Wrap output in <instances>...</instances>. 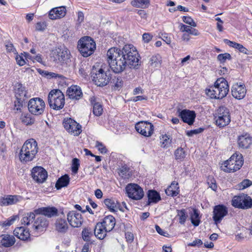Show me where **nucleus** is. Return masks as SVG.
Instances as JSON below:
<instances>
[{"label": "nucleus", "mask_w": 252, "mask_h": 252, "mask_svg": "<svg viewBox=\"0 0 252 252\" xmlns=\"http://www.w3.org/2000/svg\"><path fill=\"white\" fill-rule=\"evenodd\" d=\"M106 56L110 68L116 74L123 72L127 65L136 68L139 65L140 56L131 44L126 45L122 49L112 47L107 51Z\"/></svg>", "instance_id": "obj_1"}, {"label": "nucleus", "mask_w": 252, "mask_h": 252, "mask_svg": "<svg viewBox=\"0 0 252 252\" xmlns=\"http://www.w3.org/2000/svg\"><path fill=\"white\" fill-rule=\"evenodd\" d=\"M38 152V147L36 140L33 138L27 140L20 150L19 159L24 163L31 161L35 158Z\"/></svg>", "instance_id": "obj_2"}, {"label": "nucleus", "mask_w": 252, "mask_h": 252, "mask_svg": "<svg viewBox=\"0 0 252 252\" xmlns=\"http://www.w3.org/2000/svg\"><path fill=\"white\" fill-rule=\"evenodd\" d=\"M48 101L51 108L55 110H61L65 104L64 94L60 90H52L48 94Z\"/></svg>", "instance_id": "obj_3"}, {"label": "nucleus", "mask_w": 252, "mask_h": 252, "mask_svg": "<svg viewBox=\"0 0 252 252\" xmlns=\"http://www.w3.org/2000/svg\"><path fill=\"white\" fill-rule=\"evenodd\" d=\"M78 48L84 57H88L93 54L96 48L94 41L89 36L82 37L78 41Z\"/></svg>", "instance_id": "obj_4"}, {"label": "nucleus", "mask_w": 252, "mask_h": 252, "mask_svg": "<svg viewBox=\"0 0 252 252\" xmlns=\"http://www.w3.org/2000/svg\"><path fill=\"white\" fill-rule=\"evenodd\" d=\"M244 159L241 154L235 153L224 163L223 170L226 172H234L242 167Z\"/></svg>", "instance_id": "obj_5"}, {"label": "nucleus", "mask_w": 252, "mask_h": 252, "mask_svg": "<svg viewBox=\"0 0 252 252\" xmlns=\"http://www.w3.org/2000/svg\"><path fill=\"white\" fill-rule=\"evenodd\" d=\"M215 119L216 125L220 128L227 126L231 121L229 109L225 106H220L217 109Z\"/></svg>", "instance_id": "obj_6"}, {"label": "nucleus", "mask_w": 252, "mask_h": 252, "mask_svg": "<svg viewBox=\"0 0 252 252\" xmlns=\"http://www.w3.org/2000/svg\"><path fill=\"white\" fill-rule=\"evenodd\" d=\"M45 106L44 101L39 97L31 99L28 105L30 112L33 115L37 116L40 115L43 113Z\"/></svg>", "instance_id": "obj_7"}, {"label": "nucleus", "mask_w": 252, "mask_h": 252, "mask_svg": "<svg viewBox=\"0 0 252 252\" xmlns=\"http://www.w3.org/2000/svg\"><path fill=\"white\" fill-rule=\"evenodd\" d=\"M127 196L131 199L139 200L144 196V191L142 188L136 184H129L126 187Z\"/></svg>", "instance_id": "obj_8"}, {"label": "nucleus", "mask_w": 252, "mask_h": 252, "mask_svg": "<svg viewBox=\"0 0 252 252\" xmlns=\"http://www.w3.org/2000/svg\"><path fill=\"white\" fill-rule=\"evenodd\" d=\"M15 89V97L17 100L15 102V106L17 109L22 107L25 100L29 97L26 88L21 84H17Z\"/></svg>", "instance_id": "obj_9"}, {"label": "nucleus", "mask_w": 252, "mask_h": 252, "mask_svg": "<svg viewBox=\"0 0 252 252\" xmlns=\"http://www.w3.org/2000/svg\"><path fill=\"white\" fill-rule=\"evenodd\" d=\"M63 124L66 130L74 136L79 135L82 132L81 126L70 118H64Z\"/></svg>", "instance_id": "obj_10"}, {"label": "nucleus", "mask_w": 252, "mask_h": 252, "mask_svg": "<svg viewBox=\"0 0 252 252\" xmlns=\"http://www.w3.org/2000/svg\"><path fill=\"white\" fill-rule=\"evenodd\" d=\"M92 77L93 80L98 86L102 87L107 85L111 79V77L101 68H100L95 73H93Z\"/></svg>", "instance_id": "obj_11"}, {"label": "nucleus", "mask_w": 252, "mask_h": 252, "mask_svg": "<svg viewBox=\"0 0 252 252\" xmlns=\"http://www.w3.org/2000/svg\"><path fill=\"white\" fill-rule=\"evenodd\" d=\"M67 221L72 227H79L83 222L82 215L76 211H69L66 215Z\"/></svg>", "instance_id": "obj_12"}, {"label": "nucleus", "mask_w": 252, "mask_h": 252, "mask_svg": "<svg viewBox=\"0 0 252 252\" xmlns=\"http://www.w3.org/2000/svg\"><path fill=\"white\" fill-rule=\"evenodd\" d=\"M136 131L145 137L152 135L154 131V126L149 122L141 121L135 125Z\"/></svg>", "instance_id": "obj_13"}, {"label": "nucleus", "mask_w": 252, "mask_h": 252, "mask_svg": "<svg viewBox=\"0 0 252 252\" xmlns=\"http://www.w3.org/2000/svg\"><path fill=\"white\" fill-rule=\"evenodd\" d=\"M231 94L235 98L240 100L246 96L247 89L244 84L242 83H236L234 84L231 88Z\"/></svg>", "instance_id": "obj_14"}, {"label": "nucleus", "mask_w": 252, "mask_h": 252, "mask_svg": "<svg viewBox=\"0 0 252 252\" xmlns=\"http://www.w3.org/2000/svg\"><path fill=\"white\" fill-rule=\"evenodd\" d=\"M213 219L216 224L220 223L228 213L227 208L223 205L215 206L213 209Z\"/></svg>", "instance_id": "obj_15"}, {"label": "nucleus", "mask_w": 252, "mask_h": 252, "mask_svg": "<svg viewBox=\"0 0 252 252\" xmlns=\"http://www.w3.org/2000/svg\"><path fill=\"white\" fill-rule=\"evenodd\" d=\"M32 176L33 179L38 183L44 182L47 177V172L41 166H36L32 170Z\"/></svg>", "instance_id": "obj_16"}, {"label": "nucleus", "mask_w": 252, "mask_h": 252, "mask_svg": "<svg viewBox=\"0 0 252 252\" xmlns=\"http://www.w3.org/2000/svg\"><path fill=\"white\" fill-rule=\"evenodd\" d=\"M215 84L219 92V98L222 99L225 97L229 90L227 81L224 78L221 77L215 81Z\"/></svg>", "instance_id": "obj_17"}, {"label": "nucleus", "mask_w": 252, "mask_h": 252, "mask_svg": "<svg viewBox=\"0 0 252 252\" xmlns=\"http://www.w3.org/2000/svg\"><path fill=\"white\" fill-rule=\"evenodd\" d=\"M177 112L179 113L178 116L184 123L188 124L189 126L193 124L196 117V114L194 111L187 109L182 110L179 109Z\"/></svg>", "instance_id": "obj_18"}, {"label": "nucleus", "mask_w": 252, "mask_h": 252, "mask_svg": "<svg viewBox=\"0 0 252 252\" xmlns=\"http://www.w3.org/2000/svg\"><path fill=\"white\" fill-rule=\"evenodd\" d=\"M23 197L18 195H7L0 197V206L12 205L21 201Z\"/></svg>", "instance_id": "obj_19"}, {"label": "nucleus", "mask_w": 252, "mask_h": 252, "mask_svg": "<svg viewBox=\"0 0 252 252\" xmlns=\"http://www.w3.org/2000/svg\"><path fill=\"white\" fill-rule=\"evenodd\" d=\"M68 97L72 99L77 100L82 98L83 93L81 88L77 85H72L66 91Z\"/></svg>", "instance_id": "obj_20"}, {"label": "nucleus", "mask_w": 252, "mask_h": 252, "mask_svg": "<svg viewBox=\"0 0 252 252\" xmlns=\"http://www.w3.org/2000/svg\"><path fill=\"white\" fill-rule=\"evenodd\" d=\"M55 230L59 233L64 234L69 229V225L64 218H58L54 223Z\"/></svg>", "instance_id": "obj_21"}, {"label": "nucleus", "mask_w": 252, "mask_h": 252, "mask_svg": "<svg viewBox=\"0 0 252 252\" xmlns=\"http://www.w3.org/2000/svg\"><path fill=\"white\" fill-rule=\"evenodd\" d=\"M34 212L36 215L41 214L49 218H51L57 215L58 210L54 207H42L35 209Z\"/></svg>", "instance_id": "obj_22"}, {"label": "nucleus", "mask_w": 252, "mask_h": 252, "mask_svg": "<svg viewBox=\"0 0 252 252\" xmlns=\"http://www.w3.org/2000/svg\"><path fill=\"white\" fill-rule=\"evenodd\" d=\"M48 225V221L43 216H40L36 219L32 225L34 230L37 232H42L45 230Z\"/></svg>", "instance_id": "obj_23"}, {"label": "nucleus", "mask_w": 252, "mask_h": 252, "mask_svg": "<svg viewBox=\"0 0 252 252\" xmlns=\"http://www.w3.org/2000/svg\"><path fill=\"white\" fill-rule=\"evenodd\" d=\"M66 13L65 6L55 7L51 9L49 13L50 19L54 20L63 17Z\"/></svg>", "instance_id": "obj_24"}, {"label": "nucleus", "mask_w": 252, "mask_h": 252, "mask_svg": "<svg viewBox=\"0 0 252 252\" xmlns=\"http://www.w3.org/2000/svg\"><path fill=\"white\" fill-rule=\"evenodd\" d=\"M99 222L102 224L105 230L109 232L114 228L116 224V220L113 216L108 215L104 218L102 222Z\"/></svg>", "instance_id": "obj_25"}, {"label": "nucleus", "mask_w": 252, "mask_h": 252, "mask_svg": "<svg viewBox=\"0 0 252 252\" xmlns=\"http://www.w3.org/2000/svg\"><path fill=\"white\" fill-rule=\"evenodd\" d=\"M14 234L19 239L24 241L28 240L30 236L29 230H27L23 226L16 228L14 230Z\"/></svg>", "instance_id": "obj_26"}, {"label": "nucleus", "mask_w": 252, "mask_h": 252, "mask_svg": "<svg viewBox=\"0 0 252 252\" xmlns=\"http://www.w3.org/2000/svg\"><path fill=\"white\" fill-rule=\"evenodd\" d=\"M54 54L57 56L58 59L62 63H64L69 59L68 51L65 48H57L54 51Z\"/></svg>", "instance_id": "obj_27"}, {"label": "nucleus", "mask_w": 252, "mask_h": 252, "mask_svg": "<svg viewBox=\"0 0 252 252\" xmlns=\"http://www.w3.org/2000/svg\"><path fill=\"white\" fill-rule=\"evenodd\" d=\"M252 143V138L248 134L242 135L238 138L239 147L243 149L248 148Z\"/></svg>", "instance_id": "obj_28"}, {"label": "nucleus", "mask_w": 252, "mask_h": 252, "mask_svg": "<svg viewBox=\"0 0 252 252\" xmlns=\"http://www.w3.org/2000/svg\"><path fill=\"white\" fill-rule=\"evenodd\" d=\"M103 203L106 207L111 211L115 212L118 210H122L120 205L117 201L113 199L107 198L104 200Z\"/></svg>", "instance_id": "obj_29"}, {"label": "nucleus", "mask_w": 252, "mask_h": 252, "mask_svg": "<svg viewBox=\"0 0 252 252\" xmlns=\"http://www.w3.org/2000/svg\"><path fill=\"white\" fill-rule=\"evenodd\" d=\"M15 242V238L12 235L4 234L0 236V245L5 247H9L12 246Z\"/></svg>", "instance_id": "obj_30"}, {"label": "nucleus", "mask_w": 252, "mask_h": 252, "mask_svg": "<svg viewBox=\"0 0 252 252\" xmlns=\"http://www.w3.org/2000/svg\"><path fill=\"white\" fill-rule=\"evenodd\" d=\"M108 231H106L102 224L99 222H97L94 229V234L95 237L100 239H103L106 236Z\"/></svg>", "instance_id": "obj_31"}, {"label": "nucleus", "mask_w": 252, "mask_h": 252, "mask_svg": "<svg viewBox=\"0 0 252 252\" xmlns=\"http://www.w3.org/2000/svg\"><path fill=\"white\" fill-rule=\"evenodd\" d=\"M165 193L168 196H177L179 193L178 184L175 182H173L171 185L165 189Z\"/></svg>", "instance_id": "obj_32"}, {"label": "nucleus", "mask_w": 252, "mask_h": 252, "mask_svg": "<svg viewBox=\"0 0 252 252\" xmlns=\"http://www.w3.org/2000/svg\"><path fill=\"white\" fill-rule=\"evenodd\" d=\"M91 102L93 105V113L96 116H99L102 114L103 108L101 103L96 102L94 97H91Z\"/></svg>", "instance_id": "obj_33"}, {"label": "nucleus", "mask_w": 252, "mask_h": 252, "mask_svg": "<svg viewBox=\"0 0 252 252\" xmlns=\"http://www.w3.org/2000/svg\"><path fill=\"white\" fill-rule=\"evenodd\" d=\"M147 196L149 205L151 203H156L161 199L159 194L154 190H149Z\"/></svg>", "instance_id": "obj_34"}, {"label": "nucleus", "mask_w": 252, "mask_h": 252, "mask_svg": "<svg viewBox=\"0 0 252 252\" xmlns=\"http://www.w3.org/2000/svg\"><path fill=\"white\" fill-rule=\"evenodd\" d=\"M70 178L68 175L65 174L60 177L57 181L55 187L59 189L63 187H66L69 183Z\"/></svg>", "instance_id": "obj_35"}, {"label": "nucleus", "mask_w": 252, "mask_h": 252, "mask_svg": "<svg viewBox=\"0 0 252 252\" xmlns=\"http://www.w3.org/2000/svg\"><path fill=\"white\" fill-rule=\"evenodd\" d=\"M205 92L206 95L212 99H221L220 98H219V92L215 84L214 86H211L208 89H206Z\"/></svg>", "instance_id": "obj_36"}, {"label": "nucleus", "mask_w": 252, "mask_h": 252, "mask_svg": "<svg viewBox=\"0 0 252 252\" xmlns=\"http://www.w3.org/2000/svg\"><path fill=\"white\" fill-rule=\"evenodd\" d=\"M35 212H29L25 214L22 219L21 223L22 224L29 225L32 222L35 218Z\"/></svg>", "instance_id": "obj_37"}, {"label": "nucleus", "mask_w": 252, "mask_h": 252, "mask_svg": "<svg viewBox=\"0 0 252 252\" xmlns=\"http://www.w3.org/2000/svg\"><path fill=\"white\" fill-rule=\"evenodd\" d=\"M180 30L182 32H186L188 34L194 36H197L199 34L197 30L183 24H181L180 25Z\"/></svg>", "instance_id": "obj_38"}, {"label": "nucleus", "mask_w": 252, "mask_h": 252, "mask_svg": "<svg viewBox=\"0 0 252 252\" xmlns=\"http://www.w3.org/2000/svg\"><path fill=\"white\" fill-rule=\"evenodd\" d=\"M224 42L230 47L238 49L240 52L244 54H247L248 50L242 44L231 41L228 39H224Z\"/></svg>", "instance_id": "obj_39"}, {"label": "nucleus", "mask_w": 252, "mask_h": 252, "mask_svg": "<svg viewBox=\"0 0 252 252\" xmlns=\"http://www.w3.org/2000/svg\"><path fill=\"white\" fill-rule=\"evenodd\" d=\"M131 4L135 7L145 8L150 5V0H133Z\"/></svg>", "instance_id": "obj_40"}, {"label": "nucleus", "mask_w": 252, "mask_h": 252, "mask_svg": "<svg viewBox=\"0 0 252 252\" xmlns=\"http://www.w3.org/2000/svg\"><path fill=\"white\" fill-rule=\"evenodd\" d=\"M150 65L153 67H158L161 63V57L157 54L153 55L150 59Z\"/></svg>", "instance_id": "obj_41"}, {"label": "nucleus", "mask_w": 252, "mask_h": 252, "mask_svg": "<svg viewBox=\"0 0 252 252\" xmlns=\"http://www.w3.org/2000/svg\"><path fill=\"white\" fill-rule=\"evenodd\" d=\"M190 220L192 224L194 226H197L200 223V218L199 213L197 209H193V212L190 214Z\"/></svg>", "instance_id": "obj_42"}, {"label": "nucleus", "mask_w": 252, "mask_h": 252, "mask_svg": "<svg viewBox=\"0 0 252 252\" xmlns=\"http://www.w3.org/2000/svg\"><path fill=\"white\" fill-rule=\"evenodd\" d=\"M242 205L241 209H248L252 207V199L248 195L243 194Z\"/></svg>", "instance_id": "obj_43"}, {"label": "nucleus", "mask_w": 252, "mask_h": 252, "mask_svg": "<svg viewBox=\"0 0 252 252\" xmlns=\"http://www.w3.org/2000/svg\"><path fill=\"white\" fill-rule=\"evenodd\" d=\"M243 195L235 196L232 200V205L235 208L241 209L242 205Z\"/></svg>", "instance_id": "obj_44"}, {"label": "nucleus", "mask_w": 252, "mask_h": 252, "mask_svg": "<svg viewBox=\"0 0 252 252\" xmlns=\"http://www.w3.org/2000/svg\"><path fill=\"white\" fill-rule=\"evenodd\" d=\"M174 155L176 160L182 161L185 158L186 153L183 148H179L175 150Z\"/></svg>", "instance_id": "obj_45"}, {"label": "nucleus", "mask_w": 252, "mask_h": 252, "mask_svg": "<svg viewBox=\"0 0 252 252\" xmlns=\"http://www.w3.org/2000/svg\"><path fill=\"white\" fill-rule=\"evenodd\" d=\"M161 140H162V144L161 146L164 148H167L169 147L172 142V138H171L170 136L167 135V134L162 135Z\"/></svg>", "instance_id": "obj_46"}, {"label": "nucleus", "mask_w": 252, "mask_h": 252, "mask_svg": "<svg viewBox=\"0 0 252 252\" xmlns=\"http://www.w3.org/2000/svg\"><path fill=\"white\" fill-rule=\"evenodd\" d=\"M93 235V231L90 228H85L82 232V238L86 241H89Z\"/></svg>", "instance_id": "obj_47"}, {"label": "nucleus", "mask_w": 252, "mask_h": 252, "mask_svg": "<svg viewBox=\"0 0 252 252\" xmlns=\"http://www.w3.org/2000/svg\"><path fill=\"white\" fill-rule=\"evenodd\" d=\"M21 121L23 123L27 126L31 125L34 122V119L30 115H24L21 117Z\"/></svg>", "instance_id": "obj_48"}, {"label": "nucleus", "mask_w": 252, "mask_h": 252, "mask_svg": "<svg viewBox=\"0 0 252 252\" xmlns=\"http://www.w3.org/2000/svg\"><path fill=\"white\" fill-rule=\"evenodd\" d=\"M129 170V168L126 166H123L120 168L119 174L122 178L127 179L130 177Z\"/></svg>", "instance_id": "obj_49"}, {"label": "nucleus", "mask_w": 252, "mask_h": 252, "mask_svg": "<svg viewBox=\"0 0 252 252\" xmlns=\"http://www.w3.org/2000/svg\"><path fill=\"white\" fill-rule=\"evenodd\" d=\"M88 64L85 63H83L81 64L79 69V73L83 78H86L88 76Z\"/></svg>", "instance_id": "obj_50"}, {"label": "nucleus", "mask_w": 252, "mask_h": 252, "mask_svg": "<svg viewBox=\"0 0 252 252\" xmlns=\"http://www.w3.org/2000/svg\"><path fill=\"white\" fill-rule=\"evenodd\" d=\"M177 216L179 217V223L184 224L187 219L186 212L185 209L178 211Z\"/></svg>", "instance_id": "obj_51"}, {"label": "nucleus", "mask_w": 252, "mask_h": 252, "mask_svg": "<svg viewBox=\"0 0 252 252\" xmlns=\"http://www.w3.org/2000/svg\"><path fill=\"white\" fill-rule=\"evenodd\" d=\"M217 59L220 63H224L226 60H230L231 56L230 54L227 53L220 54L218 55Z\"/></svg>", "instance_id": "obj_52"}, {"label": "nucleus", "mask_w": 252, "mask_h": 252, "mask_svg": "<svg viewBox=\"0 0 252 252\" xmlns=\"http://www.w3.org/2000/svg\"><path fill=\"white\" fill-rule=\"evenodd\" d=\"M80 166L79 159L77 158H74L72 159L71 171L74 173L76 174L78 172V169Z\"/></svg>", "instance_id": "obj_53"}, {"label": "nucleus", "mask_w": 252, "mask_h": 252, "mask_svg": "<svg viewBox=\"0 0 252 252\" xmlns=\"http://www.w3.org/2000/svg\"><path fill=\"white\" fill-rule=\"evenodd\" d=\"M252 185V182L249 179H245L239 185L240 189H244Z\"/></svg>", "instance_id": "obj_54"}, {"label": "nucleus", "mask_w": 252, "mask_h": 252, "mask_svg": "<svg viewBox=\"0 0 252 252\" xmlns=\"http://www.w3.org/2000/svg\"><path fill=\"white\" fill-rule=\"evenodd\" d=\"M208 184L210 188L213 190H216L217 189L216 180L213 177H209L207 179Z\"/></svg>", "instance_id": "obj_55"}, {"label": "nucleus", "mask_w": 252, "mask_h": 252, "mask_svg": "<svg viewBox=\"0 0 252 252\" xmlns=\"http://www.w3.org/2000/svg\"><path fill=\"white\" fill-rule=\"evenodd\" d=\"M23 55L24 56V53H22L21 55H17L15 58L17 63L20 66H23L26 63V61L23 58Z\"/></svg>", "instance_id": "obj_56"}, {"label": "nucleus", "mask_w": 252, "mask_h": 252, "mask_svg": "<svg viewBox=\"0 0 252 252\" xmlns=\"http://www.w3.org/2000/svg\"><path fill=\"white\" fill-rule=\"evenodd\" d=\"M183 21L185 23L189 24V25L192 26L193 27H196V23L193 21V20L189 16H183Z\"/></svg>", "instance_id": "obj_57"}, {"label": "nucleus", "mask_w": 252, "mask_h": 252, "mask_svg": "<svg viewBox=\"0 0 252 252\" xmlns=\"http://www.w3.org/2000/svg\"><path fill=\"white\" fill-rule=\"evenodd\" d=\"M114 87L116 89H119L123 85V81L121 77H117L114 79Z\"/></svg>", "instance_id": "obj_58"}, {"label": "nucleus", "mask_w": 252, "mask_h": 252, "mask_svg": "<svg viewBox=\"0 0 252 252\" xmlns=\"http://www.w3.org/2000/svg\"><path fill=\"white\" fill-rule=\"evenodd\" d=\"M95 147L101 154H105L107 152L105 146L101 142L97 141L96 142Z\"/></svg>", "instance_id": "obj_59"}, {"label": "nucleus", "mask_w": 252, "mask_h": 252, "mask_svg": "<svg viewBox=\"0 0 252 252\" xmlns=\"http://www.w3.org/2000/svg\"><path fill=\"white\" fill-rule=\"evenodd\" d=\"M17 216H13L9 218L8 220L3 222L2 225L4 226H9L12 224L15 220L17 219Z\"/></svg>", "instance_id": "obj_60"}, {"label": "nucleus", "mask_w": 252, "mask_h": 252, "mask_svg": "<svg viewBox=\"0 0 252 252\" xmlns=\"http://www.w3.org/2000/svg\"><path fill=\"white\" fill-rule=\"evenodd\" d=\"M204 129L202 128H199L196 129L191 130L187 131V135L189 136H192L194 134H197L201 133Z\"/></svg>", "instance_id": "obj_61"}, {"label": "nucleus", "mask_w": 252, "mask_h": 252, "mask_svg": "<svg viewBox=\"0 0 252 252\" xmlns=\"http://www.w3.org/2000/svg\"><path fill=\"white\" fill-rule=\"evenodd\" d=\"M155 228L157 232L160 235L167 237H169V234L167 232L164 231L163 229H162L158 225H156Z\"/></svg>", "instance_id": "obj_62"}, {"label": "nucleus", "mask_w": 252, "mask_h": 252, "mask_svg": "<svg viewBox=\"0 0 252 252\" xmlns=\"http://www.w3.org/2000/svg\"><path fill=\"white\" fill-rule=\"evenodd\" d=\"M203 244L202 241L199 239H196L191 243L188 244V246L192 247H199Z\"/></svg>", "instance_id": "obj_63"}, {"label": "nucleus", "mask_w": 252, "mask_h": 252, "mask_svg": "<svg viewBox=\"0 0 252 252\" xmlns=\"http://www.w3.org/2000/svg\"><path fill=\"white\" fill-rule=\"evenodd\" d=\"M153 35L150 33H144L142 35V39L144 42L149 43L152 39Z\"/></svg>", "instance_id": "obj_64"}]
</instances>
